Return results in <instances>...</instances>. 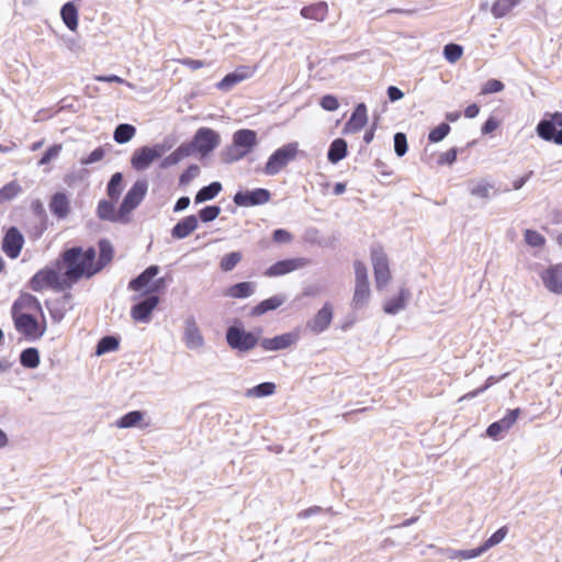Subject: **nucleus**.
I'll return each instance as SVG.
<instances>
[{"label": "nucleus", "instance_id": "1", "mask_svg": "<svg viewBox=\"0 0 562 562\" xmlns=\"http://www.w3.org/2000/svg\"><path fill=\"white\" fill-rule=\"evenodd\" d=\"M95 249L93 247L87 249L71 247L63 252L58 260L61 261V267L71 286L82 278H91L98 273V268L93 267Z\"/></svg>", "mask_w": 562, "mask_h": 562}, {"label": "nucleus", "instance_id": "2", "mask_svg": "<svg viewBox=\"0 0 562 562\" xmlns=\"http://www.w3.org/2000/svg\"><path fill=\"white\" fill-rule=\"evenodd\" d=\"M30 288L35 292L53 289L57 292L70 289L71 285L64 272L61 261L56 260L37 271L30 281Z\"/></svg>", "mask_w": 562, "mask_h": 562}, {"label": "nucleus", "instance_id": "3", "mask_svg": "<svg viewBox=\"0 0 562 562\" xmlns=\"http://www.w3.org/2000/svg\"><path fill=\"white\" fill-rule=\"evenodd\" d=\"M257 145V134L252 130H238L233 134V144L223 153V160L227 164L238 161L246 157Z\"/></svg>", "mask_w": 562, "mask_h": 562}, {"label": "nucleus", "instance_id": "4", "mask_svg": "<svg viewBox=\"0 0 562 562\" xmlns=\"http://www.w3.org/2000/svg\"><path fill=\"white\" fill-rule=\"evenodd\" d=\"M299 154V144L296 142L288 143L274 150L268 158L263 172L267 176L279 173L289 162L293 161Z\"/></svg>", "mask_w": 562, "mask_h": 562}, {"label": "nucleus", "instance_id": "5", "mask_svg": "<svg viewBox=\"0 0 562 562\" xmlns=\"http://www.w3.org/2000/svg\"><path fill=\"white\" fill-rule=\"evenodd\" d=\"M14 327L27 341H36L42 338L46 331V322L40 323L35 317L27 313H13Z\"/></svg>", "mask_w": 562, "mask_h": 562}, {"label": "nucleus", "instance_id": "6", "mask_svg": "<svg viewBox=\"0 0 562 562\" xmlns=\"http://www.w3.org/2000/svg\"><path fill=\"white\" fill-rule=\"evenodd\" d=\"M158 273V266H149L138 277L130 281L128 289L133 291H144L145 294L158 292L165 284L164 278L153 281Z\"/></svg>", "mask_w": 562, "mask_h": 562}, {"label": "nucleus", "instance_id": "7", "mask_svg": "<svg viewBox=\"0 0 562 562\" xmlns=\"http://www.w3.org/2000/svg\"><path fill=\"white\" fill-rule=\"evenodd\" d=\"M192 151L199 153L202 157L207 156L221 144L220 134L210 127H200L191 143Z\"/></svg>", "mask_w": 562, "mask_h": 562}, {"label": "nucleus", "instance_id": "8", "mask_svg": "<svg viewBox=\"0 0 562 562\" xmlns=\"http://www.w3.org/2000/svg\"><path fill=\"white\" fill-rule=\"evenodd\" d=\"M170 147L171 145L167 144H157L153 147H140L133 153L131 165L137 171L146 170L154 160L161 157Z\"/></svg>", "mask_w": 562, "mask_h": 562}, {"label": "nucleus", "instance_id": "9", "mask_svg": "<svg viewBox=\"0 0 562 562\" xmlns=\"http://www.w3.org/2000/svg\"><path fill=\"white\" fill-rule=\"evenodd\" d=\"M371 261L373 266L375 286L381 291L391 280L389 259L381 246L372 247Z\"/></svg>", "mask_w": 562, "mask_h": 562}, {"label": "nucleus", "instance_id": "10", "mask_svg": "<svg viewBox=\"0 0 562 562\" xmlns=\"http://www.w3.org/2000/svg\"><path fill=\"white\" fill-rule=\"evenodd\" d=\"M536 131L543 140L562 145V112H555L550 114L549 119L541 120Z\"/></svg>", "mask_w": 562, "mask_h": 562}, {"label": "nucleus", "instance_id": "11", "mask_svg": "<svg viewBox=\"0 0 562 562\" xmlns=\"http://www.w3.org/2000/svg\"><path fill=\"white\" fill-rule=\"evenodd\" d=\"M226 340L232 349L246 352L254 349L259 341L257 335L239 327L232 326L226 331Z\"/></svg>", "mask_w": 562, "mask_h": 562}, {"label": "nucleus", "instance_id": "12", "mask_svg": "<svg viewBox=\"0 0 562 562\" xmlns=\"http://www.w3.org/2000/svg\"><path fill=\"white\" fill-rule=\"evenodd\" d=\"M334 318V305L330 302H325L323 306L311 317L305 328L313 335H321L326 331Z\"/></svg>", "mask_w": 562, "mask_h": 562}, {"label": "nucleus", "instance_id": "13", "mask_svg": "<svg viewBox=\"0 0 562 562\" xmlns=\"http://www.w3.org/2000/svg\"><path fill=\"white\" fill-rule=\"evenodd\" d=\"M148 190L146 180H137L125 194L121 207L122 214L130 217V214L142 203Z\"/></svg>", "mask_w": 562, "mask_h": 562}, {"label": "nucleus", "instance_id": "14", "mask_svg": "<svg viewBox=\"0 0 562 562\" xmlns=\"http://www.w3.org/2000/svg\"><path fill=\"white\" fill-rule=\"evenodd\" d=\"M257 71V66L241 65L234 71L227 74L221 81L216 83V89L227 92L236 85L251 78Z\"/></svg>", "mask_w": 562, "mask_h": 562}, {"label": "nucleus", "instance_id": "15", "mask_svg": "<svg viewBox=\"0 0 562 562\" xmlns=\"http://www.w3.org/2000/svg\"><path fill=\"white\" fill-rule=\"evenodd\" d=\"M311 261L307 258L299 257L277 261L270 266L266 271L265 276L269 278L281 277L290 272L296 271L308 266Z\"/></svg>", "mask_w": 562, "mask_h": 562}, {"label": "nucleus", "instance_id": "16", "mask_svg": "<svg viewBox=\"0 0 562 562\" xmlns=\"http://www.w3.org/2000/svg\"><path fill=\"white\" fill-rule=\"evenodd\" d=\"M271 193L267 189L258 188L251 191H238L233 201L238 206L262 205L270 201Z\"/></svg>", "mask_w": 562, "mask_h": 562}, {"label": "nucleus", "instance_id": "17", "mask_svg": "<svg viewBox=\"0 0 562 562\" xmlns=\"http://www.w3.org/2000/svg\"><path fill=\"white\" fill-rule=\"evenodd\" d=\"M300 339L297 330L284 333L272 338H263L260 340V346L266 351H277L291 347Z\"/></svg>", "mask_w": 562, "mask_h": 562}, {"label": "nucleus", "instance_id": "18", "mask_svg": "<svg viewBox=\"0 0 562 562\" xmlns=\"http://www.w3.org/2000/svg\"><path fill=\"white\" fill-rule=\"evenodd\" d=\"M159 297L156 295H149L145 300L135 304L131 310V317L135 322L147 324L151 319V313L157 307Z\"/></svg>", "mask_w": 562, "mask_h": 562}, {"label": "nucleus", "instance_id": "19", "mask_svg": "<svg viewBox=\"0 0 562 562\" xmlns=\"http://www.w3.org/2000/svg\"><path fill=\"white\" fill-rule=\"evenodd\" d=\"M23 244V235L20 233L18 228L11 227L4 235L2 241V250L8 257L15 259L20 255Z\"/></svg>", "mask_w": 562, "mask_h": 562}, {"label": "nucleus", "instance_id": "20", "mask_svg": "<svg viewBox=\"0 0 562 562\" xmlns=\"http://www.w3.org/2000/svg\"><path fill=\"white\" fill-rule=\"evenodd\" d=\"M544 286L552 293H562V263L551 265L540 274Z\"/></svg>", "mask_w": 562, "mask_h": 562}, {"label": "nucleus", "instance_id": "21", "mask_svg": "<svg viewBox=\"0 0 562 562\" xmlns=\"http://www.w3.org/2000/svg\"><path fill=\"white\" fill-rule=\"evenodd\" d=\"M97 215L100 220L109 221L113 223L126 224L130 222V217L122 214V207L115 210L114 201L101 200L98 204Z\"/></svg>", "mask_w": 562, "mask_h": 562}, {"label": "nucleus", "instance_id": "22", "mask_svg": "<svg viewBox=\"0 0 562 562\" xmlns=\"http://www.w3.org/2000/svg\"><path fill=\"white\" fill-rule=\"evenodd\" d=\"M367 122H368L367 106L364 103H359L355 108L350 119L346 122V124L342 128V134L348 135V134L358 133L366 126Z\"/></svg>", "mask_w": 562, "mask_h": 562}, {"label": "nucleus", "instance_id": "23", "mask_svg": "<svg viewBox=\"0 0 562 562\" xmlns=\"http://www.w3.org/2000/svg\"><path fill=\"white\" fill-rule=\"evenodd\" d=\"M183 340L189 349H199L204 345V338L192 316L184 321Z\"/></svg>", "mask_w": 562, "mask_h": 562}, {"label": "nucleus", "instance_id": "24", "mask_svg": "<svg viewBox=\"0 0 562 562\" xmlns=\"http://www.w3.org/2000/svg\"><path fill=\"white\" fill-rule=\"evenodd\" d=\"M199 226V220L195 215H189L181 218L171 229V236L175 239H183L191 235Z\"/></svg>", "mask_w": 562, "mask_h": 562}, {"label": "nucleus", "instance_id": "25", "mask_svg": "<svg viewBox=\"0 0 562 562\" xmlns=\"http://www.w3.org/2000/svg\"><path fill=\"white\" fill-rule=\"evenodd\" d=\"M300 14L306 20L315 22H324L328 15V4L325 1H319L301 9Z\"/></svg>", "mask_w": 562, "mask_h": 562}, {"label": "nucleus", "instance_id": "26", "mask_svg": "<svg viewBox=\"0 0 562 562\" xmlns=\"http://www.w3.org/2000/svg\"><path fill=\"white\" fill-rule=\"evenodd\" d=\"M49 210L58 218H65L70 213V202L66 193H55L49 202Z\"/></svg>", "mask_w": 562, "mask_h": 562}, {"label": "nucleus", "instance_id": "27", "mask_svg": "<svg viewBox=\"0 0 562 562\" xmlns=\"http://www.w3.org/2000/svg\"><path fill=\"white\" fill-rule=\"evenodd\" d=\"M371 299L370 284L355 283V291L351 299L352 310H361L366 307Z\"/></svg>", "mask_w": 562, "mask_h": 562}, {"label": "nucleus", "instance_id": "28", "mask_svg": "<svg viewBox=\"0 0 562 562\" xmlns=\"http://www.w3.org/2000/svg\"><path fill=\"white\" fill-rule=\"evenodd\" d=\"M409 297V292L406 289H401L396 297L390 299L384 303L383 310L386 314L396 315L405 310L406 302Z\"/></svg>", "mask_w": 562, "mask_h": 562}, {"label": "nucleus", "instance_id": "29", "mask_svg": "<svg viewBox=\"0 0 562 562\" xmlns=\"http://www.w3.org/2000/svg\"><path fill=\"white\" fill-rule=\"evenodd\" d=\"M192 154V146L189 143H183L170 155L164 158V160L161 161V167L168 168L175 166Z\"/></svg>", "mask_w": 562, "mask_h": 562}, {"label": "nucleus", "instance_id": "30", "mask_svg": "<svg viewBox=\"0 0 562 562\" xmlns=\"http://www.w3.org/2000/svg\"><path fill=\"white\" fill-rule=\"evenodd\" d=\"M99 250L100 254L98 260H95V258L93 259V267L94 269L98 268V272L111 262L114 255L112 244L108 239H101L99 241Z\"/></svg>", "mask_w": 562, "mask_h": 562}, {"label": "nucleus", "instance_id": "31", "mask_svg": "<svg viewBox=\"0 0 562 562\" xmlns=\"http://www.w3.org/2000/svg\"><path fill=\"white\" fill-rule=\"evenodd\" d=\"M348 154V145L344 138H336L331 142L327 158L331 164L342 160Z\"/></svg>", "mask_w": 562, "mask_h": 562}, {"label": "nucleus", "instance_id": "32", "mask_svg": "<svg viewBox=\"0 0 562 562\" xmlns=\"http://www.w3.org/2000/svg\"><path fill=\"white\" fill-rule=\"evenodd\" d=\"M285 302L283 295H274L269 299L261 301L258 305L252 308L251 314L260 316L269 311H274Z\"/></svg>", "mask_w": 562, "mask_h": 562}, {"label": "nucleus", "instance_id": "33", "mask_svg": "<svg viewBox=\"0 0 562 562\" xmlns=\"http://www.w3.org/2000/svg\"><path fill=\"white\" fill-rule=\"evenodd\" d=\"M63 22L70 31H76L78 27V10L72 2H67L60 10Z\"/></svg>", "mask_w": 562, "mask_h": 562}, {"label": "nucleus", "instance_id": "34", "mask_svg": "<svg viewBox=\"0 0 562 562\" xmlns=\"http://www.w3.org/2000/svg\"><path fill=\"white\" fill-rule=\"evenodd\" d=\"M521 0H496L492 8L491 12L494 18L501 19L507 15L515 7L520 3Z\"/></svg>", "mask_w": 562, "mask_h": 562}, {"label": "nucleus", "instance_id": "35", "mask_svg": "<svg viewBox=\"0 0 562 562\" xmlns=\"http://www.w3.org/2000/svg\"><path fill=\"white\" fill-rule=\"evenodd\" d=\"M136 134V128L127 123L119 124L113 133V138L119 144L130 142Z\"/></svg>", "mask_w": 562, "mask_h": 562}, {"label": "nucleus", "instance_id": "36", "mask_svg": "<svg viewBox=\"0 0 562 562\" xmlns=\"http://www.w3.org/2000/svg\"><path fill=\"white\" fill-rule=\"evenodd\" d=\"M276 384L273 382H263L246 390L247 397H266L274 394Z\"/></svg>", "mask_w": 562, "mask_h": 562}, {"label": "nucleus", "instance_id": "37", "mask_svg": "<svg viewBox=\"0 0 562 562\" xmlns=\"http://www.w3.org/2000/svg\"><path fill=\"white\" fill-rule=\"evenodd\" d=\"M255 292V284L252 282H240L232 285L227 294L235 299H245L252 295Z\"/></svg>", "mask_w": 562, "mask_h": 562}, {"label": "nucleus", "instance_id": "38", "mask_svg": "<svg viewBox=\"0 0 562 562\" xmlns=\"http://www.w3.org/2000/svg\"><path fill=\"white\" fill-rule=\"evenodd\" d=\"M222 190V184L220 182H212L206 187L200 189L195 195V203H202L204 201H209L214 199Z\"/></svg>", "mask_w": 562, "mask_h": 562}, {"label": "nucleus", "instance_id": "39", "mask_svg": "<svg viewBox=\"0 0 562 562\" xmlns=\"http://www.w3.org/2000/svg\"><path fill=\"white\" fill-rule=\"evenodd\" d=\"M20 362L23 367L35 369L40 364V353L36 348H26L20 355Z\"/></svg>", "mask_w": 562, "mask_h": 562}, {"label": "nucleus", "instance_id": "40", "mask_svg": "<svg viewBox=\"0 0 562 562\" xmlns=\"http://www.w3.org/2000/svg\"><path fill=\"white\" fill-rule=\"evenodd\" d=\"M144 418V413L140 411H133L124 416H122L120 419L116 420L115 425L119 428H131L137 426Z\"/></svg>", "mask_w": 562, "mask_h": 562}, {"label": "nucleus", "instance_id": "41", "mask_svg": "<svg viewBox=\"0 0 562 562\" xmlns=\"http://www.w3.org/2000/svg\"><path fill=\"white\" fill-rule=\"evenodd\" d=\"M445 554L448 559H461V560H471L482 555V550L477 548L469 549V550H454V549H446Z\"/></svg>", "mask_w": 562, "mask_h": 562}, {"label": "nucleus", "instance_id": "42", "mask_svg": "<svg viewBox=\"0 0 562 562\" xmlns=\"http://www.w3.org/2000/svg\"><path fill=\"white\" fill-rule=\"evenodd\" d=\"M508 533V528L506 526L497 529L482 546L477 547L479 550H482V554L487 551L490 548L497 546L501 543Z\"/></svg>", "mask_w": 562, "mask_h": 562}, {"label": "nucleus", "instance_id": "43", "mask_svg": "<svg viewBox=\"0 0 562 562\" xmlns=\"http://www.w3.org/2000/svg\"><path fill=\"white\" fill-rule=\"evenodd\" d=\"M494 188L492 183H490L486 180H480L477 182H474L470 187V193L473 196L481 198V199H488L491 190Z\"/></svg>", "mask_w": 562, "mask_h": 562}, {"label": "nucleus", "instance_id": "44", "mask_svg": "<svg viewBox=\"0 0 562 562\" xmlns=\"http://www.w3.org/2000/svg\"><path fill=\"white\" fill-rule=\"evenodd\" d=\"M119 348V339L114 336H105L101 338L97 345L95 353L98 356L104 355L106 352H112L117 350Z\"/></svg>", "mask_w": 562, "mask_h": 562}, {"label": "nucleus", "instance_id": "45", "mask_svg": "<svg viewBox=\"0 0 562 562\" xmlns=\"http://www.w3.org/2000/svg\"><path fill=\"white\" fill-rule=\"evenodd\" d=\"M122 180H123V176L121 172H115L109 183H108V188H106V191H108V195L111 198V200L113 201H116L120 195H121V192H122Z\"/></svg>", "mask_w": 562, "mask_h": 562}, {"label": "nucleus", "instance_id": "46", "mask_svg": "<svg viewBox=\"0 0 562 562\" xmlns=\"http://www.w3.org/2000/svg\"><path fill=\"white\" fill-rule=\"evenodd\" d=\"M241 254L239 251H233L225 255L220 262V268L224 272L232 271L238 262L241 260Z\"/></svg>", "mask_w": 562, "mask_h": 562}, {"label": "nucleus", "instance_id": "47", "mask_svg": "<svg viewBox=\"0 0 562 562\" xmlns=\"http://www.w3.org/2000/svg\"><path fill=\"white\" fill-rule=\"evenodd\" d=\"M18 307L41 310V303L35 296L25 294L14 302L12 306V314L16 312Z\"/></svg>", "mask_w": 562, "mask_h": 562}, {"label": "nucleus", "instance_id": "48", "mask_svg": "<svg viewBox=\"0 0 562 562\" xmlns=\"http://www.w3.org/2000/svg\"><path fill=\"white\" fill-rule=\"evenodd\" d=\"M450 132V126L447 123H441L437 127L430 131L428 139L431 143H438L442 140Z\"/></svg>", "mask_w": 562, "mask_h": 562}, {"label": "nucleus", "instance_id": "49", "mask_svg": "<svg viewBox=\"0 0 562 562\" xmlns=\"http://www.w3.org/2000/svg\"><path fill=\"white\" fill-rule=\"evenodd\" d=\"M463 49L458 44H448L443 48L445 58L450 63H456L462 56Z\"/></svg>", "mask_w": 562, "mask_h": 562}, {"label": "nucleus", "instance_id": "50", "mask_svg": "<svg viewBox=\"0 0 562 562\" xmlns=\"http://www.w3.org/2000/svg\"><path fill=\"white\" fill-rule=\"evenodd\" d=\"M525 241L531 247H541L546 243V238L537 231L526 229Z\"/></svg>", "mask_w": 562, "mask_h": 562}, {"label": "nucleus", "instance_id": "51", "mask_svg": "<svg viewBox=\"0 0 562 562\" xmlns=\"http://www.w3.org/2000/svg\"><path fill=\"white\" fill-rule=\"evenodd\" d=\"M353 268H355V283L369 284L368 269H367L366 265L360 260H356L353 262Z\"/></svg>", "mask_w": 562, "mask_h": 562}, {"label": "nucleus", "instance_id": "52", "mask_svg": "<svg viewBox=\"0 0 562 562\" xmlns=\"http://www.w3.org/2000/svg\"><path fill=\"white\" fill-rule=\"evenodd\" d=\"M221 213V207L216 205H210L203 207L199 212V216L202 222L207 223L214 221Z\"/></svg>", "mask_w": 562, "mask_h": 562}, {"label": "nucleus", "instance_id": "53", "mask_svg": "<svg viewBox=\"0 0 562 562\" xmlns=\"http://www.w3.org/2000/svg\"><path fill=\"white\" fill-rule=\"evenodd\" d=\"M394 150L398 157L407 153V139L404 133L398 132L394 135Z\"/></svg>", "mask_w": 562, "mask_h": 562}, {"label": "nucleus", "instance_id": "54", "mask_svg": "<svg viewBox=\"0 0 562 562\" xmlns=\"http://www.w3.org/2000/svg\"><path fill=\"white\" fill-rule=\"evenodd\" d=\"M61 145L56 144L49 147L43 155V157L40 159L38 165L44 166L50 162L53 159L57 158L61 151Z\"/></svg>", "mask_w": 562, "mask_h": 562}, {"label": "nucleus", "instance_id": "55", "mask_svg": "<svg viewBox=\"0 0 562 562\" xmlns=\"http://www.w3.org/2000/svg\"><path fill=\"white\" fill-rule=\"evenodd\" d=\"M200 173V168L196 165L189 166L180 176L179 182L182 186L190 183Z\"/></svg>", "mask_w": 562, "mask_h": 562}, {"label": "nucleus", "instance_id": "56", "mask_svg": "<svg viewBox=\"0 0 562 562\" xmlns=\"http://www.w3.org/2000/svg\"><path fill=\"white\" fill-rule=\"evenodd\" d=\"M105 156V150L102 147H98L90 153L87 157H82L80 159V164L83 166L91 165L98 162L103 159Z\"/></svg>", "mask_w": 562, "mask_h": 562}, {"label": "nucleus", "instance_id": "57", "mask_svg": "<svg viewBox=\"0 0 562 562\" xmlns=\"http://www.w3.org/2000/svg\"><path fill=\"white\" fill-rule=\"evenodd\" d=\"M519 414V408L510 409L508 411L506 416L498 420V423L505 428L506 431H508L512 428V426L516 423Z\"/></svg>", "mask_w": 562, "mask_h": 562}, {"label": "nucleus", "instance_id": "58", "mask_svg": "<svg viewBox=\"0 0 562 562\" xmlns=\"http://www.w3.org/2000/svg\"><path fill=\"white\" fill-rule=\"evenodd\" d=\"M321 106L325 111H336L339 108L338 99L333 94H326L321 99Z\"/></svg>", "mask_w": 562, "mask_h": 562}, {"label": "nucleus", "instance_id": "59", "mask_svg": "<svg viewBox=\"0 0 562 562\" xmlns=\"http://www.w3.org/2000/svg\"><path fill=\"white\" fill-rule=\"evenodd\" d=\"M457 155H458V149L457 148H451V149L440 154V156L438 157L437 162L440 166L452 165L457 160Z\"/></svg>", "mask_w": 562, "mask_h": 562}, {"label": "nucleus", "instance_id": "60", "mask_svg": "<svg viewBox=\"0 0 562 562\" xmlns=\"http://www.w3.org/2000/svg\"><path fill=\"white\" fill-rule=\"evenodd\" d=\"M506 432L505 428L497 422H494L492 423L487 429H486V435L494 439V440H497L502 437V435Z\"/></svg>", "mask_w": 562, "mask_h": 562}, {"label": "nucleus", "instance_id": "61", "mask_svg": "<svg viewBox=\"0 0 562 562\" xmlns=\"http://www.w3.org/2000/svg\"><path fill=\"white\" fill-rule=\"evenodd\" d=\"M504 89V83L497 79H490L484 85L482 92L483 93H496Z\"/></svg>", "mask_w": 562, "mask_h": 562}, {"label": "nucleus", "instance_id": "62", "mask_svg": "<svg viewBox=\"0 0 562 562\" xmlns=\"http://www.w3.org/2000/svg\"><path fill=\"white\" fill-rule=\"evenodd\" d=\"M499 379H496L494 376H490L487 378L485 384L474 391H471L469 393H467L463 398H474L476 397L479 394L483 393L484 391H486L488 387H491L494 383L498 382Z\"/></svg>", "mask_w": 562, "mask_h": 562}, {"label": "nucleus", "instance_id": "63", "mask_svg": "<svg viewBox=\"0 0 562 562\" xmlns=\"http://www.w3.org/2000/svg\"><path fill=\"white\" fill-rule=\"evenodd\" d=\"M272 238L278 244L290 243L292 240V235L285 229L278 228L273 232Z\"/></svg>", "mask_w": 562, "mask_h": 562}, {"label": "nucleus", "instance_id": "64", "mask_svg": "<svg viewBox=\"0 0 562 562\" xmlns=\"http://www.w3.org/2000/svg\"><path fill=\"white\" fill-rule=\"evenodd\" d=\"M178 63H180L183 66L189 67L192 70L200 69L205 66V63L200 59H192V58H182L179 59Z\"/></svg>", "mask_w": 562, "mask_h": 562}]
</instances>
